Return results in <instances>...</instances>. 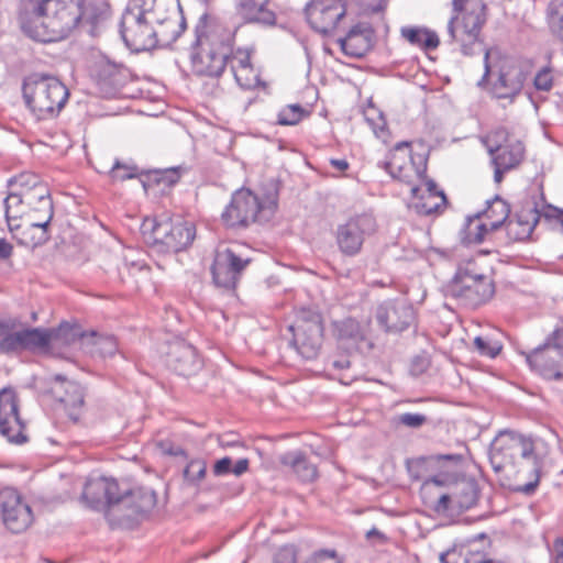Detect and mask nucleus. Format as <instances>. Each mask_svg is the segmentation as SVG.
I'll list each match as a JSON object with an SVG mask.
<instances>
[{
    "label": "nucleus",
    "instance_id": "nucleus-14",
    "mask_svg": "<svg viewBox=\"0 0 563 563\" xmlns=\"http://www.w3.org/2000/svg\"><path fill=\"white\" fill-rule=\"evenodd\" d=\"M148 241L161 252H179L186 249L195 239V227L190 222L170 219L153 220L150 222Z\"/></svg>",
    "mask_w": 563,
    "mask_h": 563
},
{
    "label": "nucleus",
    "instance_id": "nucleus-28",
    "mask_svg": "<svg viewBox=\"0 0 563 563\" xmlns=\"http://www.w3.org/2000/svg\"><path fill=\"white\" fill-rule=\"evenodd\" d=\"M373 41L372 26L366 22H360L353 25L344 37H340L338 43L346 56L362 57L371 49Z\"/></svg>",
    "mask_w": 563,
    "mask_h": 563
},
{
    "label": "nucleus",
    "instance_id": "nucleus-51",
    "mask_svg": "<svg viewBox=\"0 0 563 563\" xmlns=\"http://www.w3.org/2000/svg\"><path fill=\"white\" fill-rule=\"evenodd\" d=\"M93 344L96 351L103 357L114 355L118 350V343L112 335L97 336Z\"/></svg>",
    "mask_w": 563,
    "mask_h": 563
},
{
    "label": "nucleus",
    "instance_id": "nucleus-24",
    "mask_svg": "<svg viewBox=\"0 0 563 563\" xmlns=\"http://www.w3.org/2000/svg\"><path fill=\"white\" fill-rule=\"evenodd\" d=\"M152 13L155 14V20H152V22L155 31L154 37L157 38V46H169L186 29V20L178 4L172 3L170 8L166 10L164 19H161L159 4L152 9Z\"/></svg>",
    "mask_w": 563,
    "mask_h": 563
},
{
    "label": "nucleus",
    "instance_id": "nucleus-54",
    "mask_svg": "<svg viewBox=\"0 0 563 563\" xmlns=\"http://www.w3.org/2000/svg\"><path fill=\"white\" fill-rule=\"evenodd\" d=\"M398 421L409 428H419L427 421V417L422 413L406 412L398 417Z\"/></svg>",
    "mask_w": 563,
    "mask_h": 563
},
{
    "label": "nucleus",
    "instance_id": "nucleus-60",
    "mask_svg": "<svg viewBox=\"0 0 563 563\" xmlns=\"http://www.w3.org/2000/svg\"><path fill=\"white\" fill-rule=\"evenodd\" d=\"M553 563H563V539L556 538L553 541Z\"/></svg>",
    "mask_w": 563,
    "mask_h": 563
},
{
    "label": "nucleus",
    "instance_id": "nucleus-31",
    "mask_svg": "<svg viewBox=\"0 0 563 563\" xmlns=\"http://www.w3.org/2000/svg\"><path fill=\"white\" fill-rule=\"evenodd\" d=\"M542 217L543 208L539 210L536 203L527 202L517 213L516 219L508 222V232L516 240H526L530 238Z\"/></svg>",
    "mask_w": 563,
    "mask_h": 563
},
{
    "label": "nucleus",
    "instance_id": "nucleus-16",
    "mask_svg": "<svg viewBox=\"0 0 563 563\" xmlns=\"http://www.w3.org/2000/svg\"><path fill=\"white\" fill-rule=\"evenodd\" d=\"M0 517L4 527L12 533L24 532L34 521L29 501L13 487L0 490Z\"/></svg>",
    "mask_w": 563,
    "mask_h": 563
},
{
    "label": "nucleus",
    "instance_id": "nucleus-26",
    "mask_svg": "<svg viewBox=\"0 0 563 563\" xmlns=\"http://www.w3.org/2000/svg\"><path fill=\"white\" fill-rule=\"evenodd\" d=\"M420 181L423 183V187L418 186L417 183L410 186L412 194L411 207L422 216L438 213L446 203L444 192L437 188L433 180L426 179V176Z\"/></svg>",
    "mask_w": 563,
    "mask_h": 563
},
{
    "label": "nucleus",
    "instance_id": "nucleus-58",
    "mask_svg": "<svg viewBox=\"0 0 563 563\" xmlns=\"http://www.w3.org/2000/svg\"><path fill=\"white\" fill-rule=\"evenodd\" d=\"M543 218L545 220H553L558 222L563 230V209L553 206H545L543 207Z\"/></svg>",
    "mask_w": 563,
    "mask_h": 563
},
{
    "label": "nucleus",
    "instance_id": "nucleus-49",
    "mask_svg": "<svg viewBox=\"0 0 563 563\" xmlns=\"http://www.w3.org/2000/svg\"><path fill=\"white\" fill-rule=\"evenodd\" d=\"M22 336L21 331L9 332L7 331L2 339L0 340V352L1 353H12L20 350H23L22 346Z\"/></svg>",
    "mask_w": 563,
    "mask_h": 563
},
{
    "label": "nucleus",
    "instance_id": "nucleus-30",
    "mask_svg": "<svg viewBox=\"0 0 563 563\" xmlns=\"http://www.w3.org/2000/svg\"><path fill=\"white\" fill-rule=\"evenodd\" d=\"M57 385L53 387V394L64 404L68 410V416L73 420H78L80 408L84 405L82 387L73 380H66L62 376L55 377Z\"/></svg>",
    "mask_w": 563,
    "mask_h": 563
},
{
    "label": "nucleus",
    "instance_id": "nucleus-15",
    "mask_svg": "<svg viewBox=\"0 0 563 563\" xmlns=\"http://www.w3.org/2000/svg\"><path fill=\"white\" fill-rule=\"evenodd\" d=\"M156 493L147 487H122L118 500V512L111 526H130L139 517L148 514L156 506Z\"/></svg>",
    "mask_w": 563,
    "mask_h": 563
},
{
    "label": "nucleus",
    "instance_id": "nucleus-29",
    "mask_svg": "<svg viewBox=\"0 0 563 563\" xmlns=\"http://www.w3.org/2000/svg\"><path fill=\"white\" fill-rule=\"evenodd\" d=\"M332 328L333 335L340 346L346 349L349 352L360 350L361 344L366 340L365 328L353 318L334 321Z\"/></svg>",
    "mask_w": 563,
    "mask_h": 563
},
{
    "label": "nucleus",
    "instance_id": "nucleus-37",
    "mask_svg": "<svg viewBox=\"0 0 563 563\" xmlns=\"http://www.w3.org/2000/svg\"><path fill=\"white\" fill-rule=\"evenodd\" d=\"M5 219L10 231L20 229L19 220L25 217L27 206L21 189L11 191L3 201Z\"/></svg>",
    "mask_w": 563,
    "mask_h": 563
},
{
    "label": "nucleus",
    "instance_id": "nucleus-56",
    "mask_svg": "<svg viewBox=\"0 0 563 563\" xmlns=\"http://www.w3.org/2000/svg\"><path fill=\"white\" fill-rule=\"evenodd\" d=\"M474 345H475L476 350L478 351V353L482 355H485V356L495 357L499 352V347L490 345L482 336H476L474 339Z\"/></svg>",
    "mask_w": 563,
    "mask_h": 563
},
{
    "label": "nucleus",
    "instance_id": "nucleus-13",
    "mask_svg": "<svg viewBox=\"0 0 563 563\" xmlns=\"http://www.w3.org/2000/svg\"><path fill=\"white\" fill-rule=\"evenodd\" d=\"M431 460L439 466L449 465V470L442 472L445 476L446 487L450 489L454 506L459 511L472 508L478 498V490L475 482L466 478H459L457 466L462 462L461 454H438Z\"/></svg>",
    "mask_w": 563,
    "mask_h": 563
},
{
    "label": "nucleus",
    "instance_id": "nucleus-42",
    "mask_svg": "<svg viewBox=\"0 0 563 563\" xmlns=\"http://www.w3.org/2000/svg\"><path fill=\"white\" fill-rule=\"evenodd\" d=\"M547 23L553 36L563 42V0H551L547 8Z\"/></svg>",
    "mask_w": 563,
    "mask_h": 563
},
{
    "label": "nucleus",
    "instance_id": "nucleus-47",
    "mask_svg": "<svg viewBox=\"0 0 563 563\" xmlns=\"http://www.w3.org/2000/svg\"><path fill=\"white\" fill-rule=\"evenodd\" d=\"M232 74L238 85L243 89H253L260 85V76L253 66L240 68Z\"/></svg>",
    "mask_w": 563,
    "mask_h": 563
},
{
    "label": "nucleus",
    "instance_id": "nucleus-41",
    "mask_svg": "<svg viewBox=\"0 0 563 563\" xmlns=\"http://www.w3.org/2000/svg\"><path fill=\"white\" fill-rule=\"evenodd\" d=\"M510 213L509 206L500 198H495L484 212V218L488 220L490 231L497 230L508 219Z\"/></svg>",
    "mask_w": 563,
    "mask_h": 563
},
{
    "label": "nucleus",
    "instance_id": "nucleus-22",
    "mask_svg": "<svg viewBox=\"0 0 563 563\" xmlns=\"http://www.w3.org/2000/svg\"><path fill=\"white\" fill-rule=\"evenodd\" d=\"M308 23L319 33L332 32L346 14V0H311L306 5Z\"/></svg>",
    "mask_w": 563,
    "mask_h": 563
},
{
    "label": "nucleus",
    "instance_id": "nucleus-45",
    "mask_svg": "<svg viewBox=\"0 0 563 563\" xmlns=\"http://www.w3.org/2000/svg\"><path fill=\"white\" fill-rule=\"evenodd\" d=\"M555 70L551 65L540 67L533 77V87L539 92H549L554 85Z\"/></svg>",
    "mask_w": 563,
    "mask_h": 563
},
{
    "label": "nucleus",
    "instance_id": "nucleus-10",
    "mask_svg": "<svg viewBox=\"0 0 563 563\" xmlns=\"http://www.w3.org/2000/svg\"><path fill=\"white\" fill-rule=\"evenodd\" d=\"M526 361L531 369L549 380L563 378V323L558 324L544 343L529 353Z\"/></svg>",
    "mask_w": 563,
    "mask_h": 563
},
{
    "label": "nucleus",
    "instance_id": "nucleus-20",
    "mask_svg": "<svg viewBox=\"0 0 563 563\" xmlns=\"http://www.w3.org/2000/svg\"><path fill=\"white\" fill-rule=\"evenodd\" d=\"M25 429L15 390L11 387L0 389V434L12 444H23L27 442Z\"/></svg>",
    "mask_w": 563,
    "mask_h": 563
},
{
    "label": "nucleus",
    "instance_id": "nucleus-11",
    "mask_svg": "<svg viewBox=\"0 0 563 563\" xmlns=\"http://www.w3.org/2000/svg\"><path fill=\"white\" fill-rule=\"evenodd\" d=\"M152 20V10L144 11L140 7L126 8L121 16L120 34L125 45L135 52L155 48L157 38Z\"/></svg>",
    "mask_w": 563,
    "mask_h": 563
},
{
    "label": "nucleus",
    "instance_id": "nucleus-36",
    "mask_svg": "<svg viewBox=\"0 0 563 563\" xmlns=\"http://www.w3.org/2000/svg\"><path fill=\"white\" fill-rule=\"evenodd\" d=\"M401 36L411 45L422 49H435L439 46V36L434 31L420 26H402Z\"/></svg>",
    "mask_w": 563,
    "mask_h": 563
},
{
    "label": "nucleus",
    "instance_id": "nucleus-25",
    "mask_svg": "<svg viewBox=\"0 0 563 563\" xmlns=\"http://www.w3.org/2000/svg\"><path fill=\"white\" fill-rule=\"evenodd\" d=\"M420 493L423 503L438 515L459 511L454 506L452 494L446 487L445 476L442 473L427 478L422 483Z\"/></svg>",
    "mask_w": 563,
    "mask_h": 563
},
{
    "label": "nucleus",
    "instance_id": "nucleus-62",
    "mask_svg": "<svg viewBox=\"0 0 563 563\" xmlns=\"http://www.w3.org/2000/svg\"><path fill=\"white\" fill-rule=\"evenodd\" d=\"M356 1L360 4V7L362 8V10H364L366 12H377V11L382 10L383 2H384V0H379L377 5L372 7L369 4L376 2L375 0H356Z\"/></svg>",
    "mask_w": 563,
    "mask_h": 563
},
{
    "label": "nucleus",
    "instance_id": "nucleus-12",
    "mask_svg": "<svg viewBox=\"0 0 563 563\" xmlns=\"http://www.w3.org/2000/svg\"><path fill=\"white\" fill-rule=\"evenodd\" d=\"M486 146L495 167L494 180L500 183L504 174L516 168L523 159L525 146L518 140H509L504 128L492 131L486 136Z\"/></svg>",
    "mask_w": 563,
    "mask_h": 563
},
{
    "label": "nucleus",
    "instance_id": "nucleus-55",
    "mask_svg": "<svg viewBox=\"0 0 563 563\" xmlns=\"http://www.w3.org/2000/svg\"><path fill=\"white\" fill-rule=\"evenodd\" d=\"M275 563H297L296 549L291 545L280 548L275 555Z\"/></svg>",
    "mask_w": 563,
    "mask_h": 563
},
{
    "label": "nucleus",
    "instance_id": "nucleus-21",
    "mask_svg": "<svg viewBox=\"0 0 563 563\" xmlns=\"http://www.w3.org/2000/svg\"><path fill=\"white\" fill-rule=\"evenodd\" d=\"M388 174L409 186L422 180L426 176V162L420 157L419 166L416 165L409 151V143L399 142L390 151L388 159L384 163Z\"/></svg>",
    "mask_w": 563,
    "mask_h": 563
},
{
    "label": "nucleus",
    "instance_id": "nucleus-6",
    "mask_svg": "<svg viewBox=\"0 0 563 563\" xmlns=\"http://www.w3.org/2000/svg\"><path fill=\"white\" fill-rule=\"evenodd\" d=\"M488 77H494L490 91L498 99H512L522 89L525 75L518 63L507 56H500L497 51L485 49L484 74L478 80V87H485Z\"/></svg>",
    "mask_w": 563,
    "mask_h": 563
},
{
    "label": "nucleus",
    "instance_id": "nucleus-7",
    "mask_svg": "<svg viewBox=\"0 0 563 563\" xmlns=\"http://www.w3.org/2000/svg\"><path fill=\"white\" fill-rule=\"evenodd\" d=\"M453 10L456 14L448 23V33L460 44L464 55H472L474 47L479 45L481 30L486 21L485 4L481 0H466Z\"/></svg>",
    "mask_w": 563,
    "mask_h": 563
},
{
    "label": "nucleus",
    "instance_id": "nucleus-17",
    "mask_svg": "<svg viewBox=\"0 0 563 563\" xmlns=\"http://www.w3.org/2000/svg\"><path fill=\"white\" fill-rule=\"evenodd\" d=\"M376 231V221L371 214H358L339 224L335 230V242L339 251L345 256L361 253L365 240Z\"/></svg>",
    "mask_w": 563,
    "mask_h": 563
},
{
    "label": "nucleus",
    "instance_id": "nucleus-32",
    "mask_svg": "<svg viewBox=\"0 0 563 563\" xmlns=\"http://www.w3.org/2000/svg\"><path fill=\"white\" fill-rule=\"evenodd\" d=\"M323 328H319L316 323L310 331L292 332L294 339L291 344L299 355L305 360H313L318 356L322 342Z\"/></svg>",
    "mask_w": 563,
    "mask_h": 563
},
{
    "label": "nucleus",
    "instance_id": "nucleus-53",
    "mask_svg": "<svg viewBox=\"0 0 563 563\" xmlns=\"http://www.w3.org/2000/svg\"><path fill=\"white\" fill-rule=\"evenodd\" d=\"M228 63L230 64L232 73L239 70L240 68L252 66L250 54L244 51H238L231 57L229 56Z\"/></svg>",
    "mask_w": 563,
    "mask_h": 563
},
{
    "label": "nucleus",
    "instance_id": "nucleus-50",
    "mask_svg": "<svg viewBox=\"0 0 563 563\" xmlns=\"http://www.w3.org/2000/svg\"><path fill=\"white\" fill-rule=\"evenodd\" d=\"M456 563H504L487 558V555L479 550L463 549L459 553Z\"/></svg>",
    "mask_w": 563,
    "mask_h": 563
},
{
    "label": "nucleus",
    "instance_id": "nucleus-39",
    "mask_svg": "<svg viewBox=\"0 0 563 563\" xmlns=\"http://www.w3.org/2000/svg\"><path fill=\"white\" fill-rule=\"evenodd\" d=\"M490 231L487 222H483L479 214L468 218L460 233V240L464 245L481 244Z\"/></svg>",
    "mask_w": 563,
    "mask_h": 563
},
{
    "label": "nucleus",
    "instance_id": "nucleus-61",
    "mask_svg": "<svg viewBox=\"0 0 563 563\" xmlns=\"http://www.w3.org/2000/svg\"><path fill=\"white\" fill-rule=\"evenodd\" d=\"M249 464H250V462L247 459H240L236 461V463L234 465L232 464L231 473L234 474L235 476H241L245 472H247Z\"/></svg>",
    "mask_w": 563,
    "mask_h": 563
},
{
    "label": "nucleus",
    "instance_id": "nucleus-4",
    "mask_svg": "<svg viewBox=\"0 0 563 563\" xmlns=\"http://www.w3.org/2000/svg\"><path fill=\"white\" fill-rule=\"evenodd\" d=\"M13 184L20 187L26 206L38 205V209H34V212L40 211L42 214L40 219H35L32 213L27 216V228L23 234L30 236L20 239V243L31 247L43 245L49 240L48 225L54 216L49 191L35 175L22 174L14 179Z\"/></svg>",
    "mask_w": 563,
    "mask_h": 563
},
{
    "label": "nucleus",
    "instance_id": "nucleus-52",
    "mask_svg": "<svg viewBox=\"0 0 563 563\" xmlns=\"http://www.w3.org/2000/svg\"><path fill=\"white\" fill-rule=\"evenodd\" d=\"M137 176V168L133 165L121 164L115 162L111 168V177L114 180H126Z\"/></svg>",
    "mask_w": 563,
    "mask_h": 563
},
{
    "label": "nucleus",
    "instance_id": "nucleus-64",
    "mask_svg": "<svg viewBox=\"0 0 563 563\" xmlns=\"http://www.w3.org/2000/svg\"><path fill=\"white\" fill-rule=\"evenodd\" d=\"M329 163L338 172H344L349 168V162L344 158H331Z\"/></svg>",
    "mask_w": 563,
    "mask_h": 563
},
{
    "label": "nucleus",
    "instance_id": "nucleus-38",
    "mask_svg": "<svg viewBox=\"0 0 563 563\" xmlns=\"http://www.w3.org/2000/svg\"><path fill=\"white\" fill-rule=\"evenodd\" d=\"M282 463L290 466L294 473L302 482H312L318 476L316 465L310 463L300 452H289L285 454L282 459Z\"/></svg>",
    "mask_w": 563,
    "mask_h": 563
},
{
    "label": "nucleus",
    "instance_id": "nucleus-46",
    "mask_svg": "<svg viewBox=\"0 0 563 563\" xmlns=\"http://www.w3.org/2000/svg\"><path fill=\"white\" fill-rule=\"evenodd\" d=\"M307 114L299 104H288L280 109L277 115V123L280 125H296Z\"/></svg>",
    "mask_w": 563,
    "mask_h": 563
},
{
    "label": "nucleus",
    "instance_id": "nucleus-8",
    "mask_svg": "<svg viewBox=\"0 0 563 563\" xmlns=\"http://www.w3.org/2000/svg\"><path fill=\"white\" fill-rule=\"evenodd\" d=\"M494 292L493 280L487 275L476 272L473 262L460 266L448 285V294L457 299L461 305L471 308L485 303Z\"/></svg>",
    "mask_w": 563,
    "mask_h": 563
},
{
    "label": "nucleus",
    "instance_id": "nucleus-2",
    "mask_svg": "<svg viewBox=\"0 0 563 563\" xmlns=\"http://www.w3.org/2000/svg\"><path fill=\"white\" fill-rule=\"evenodd\" d=\"M81 0H27L30 13L21 18L23 32L42 43L65 38L80 22Z\"/></svg>",
    "mask_w": 563,
    "mask_h": 563
},
{
    "label": "nucleus",
    "instance_id": "nucleus-5",
    "mask_svg": "<svg viewBox=\"0 0 563 563\" xmlns=\"http://www.w3.org/2000/svg\"><path fill=\"white\" fill-rule=\"evenodd\" d=\"M69 91L56 77L46 74H32L23 82V98L37 120L56 118L66 102Z\"/></svg>",
    "mask_w": 563,
    "mask_h": 563
},
{
    "label": "nucleus",
    "instance_id": "nucleus-44",
    "mask_svg": "<svg viewBox=\"0 0 563 563\" xmlns=\"http://www.w3.org/2000/svg\"><path fill=\"white\" fill-rule=\"evenodd\" d=\"M316 323L319 328H323L322 318L319 312L311 309H300L297 313L296 323L289 325V331H310Z\"/></svg>",
    "mask_w": 563,
    "mask_h": 563
},
{
    "label": "nucleus",
    "instance_id": "nucleus-57",
    "mask_svg": "<svg viewBox=\"0 0 563 563\" xmlns=\"http://www.w3.org/2000/svg\"><path fill=\"white\" fill-rule=\"evenodd\" d=\"M232 471V459L229 456H224L218 460L212 468V472L216 476H224L230 474Z\"/></svg>",
    "mask_w": 563,
    "mask_h": 563
},
{
    "label": "nucleus",
    "instance_id": "nucleus-18",
    "mask_svg": "<svg viewBox=\"0 0 563 563\" xmlns=\"http://www.w3.org/2000/svg\"><path fill=\"white\" fill-rule=\"evenodd\" d=\"M122 486L114 479L108 477L89 478L82 490V499L86 504L97 510H103L109 523H112L118 512V500Z\"/></svg>",
    "mask_w": 563,
    "mask_h": 563
},
{
    "label": "nucleus",
    "instance_id": "nucleus-48",
    "mask_svg": "<svg viewBox=\"0 0 563 563\" xmlns=\"http://www.w3.org/2000/svg\"><path fill=\"white\" fill-rule=\"evenodd\" d=\"M207 464L203 460L190 461L184 470V477L191 484L199 483L206 476Z\"/></svg>",
    "mask_w": 563,
    "mask_h": 563
},
{
    "label": "nucleus",
    "instance_id": "nucleus-59",
    "mask_svg": "<svg viewBox=\"0 0 563 563\" xmlns=\"http://www.w3.org/2000/svg\"><path fill=\"white\" fill-rule=\"evenodd\" d=\"M308 563H341L333 551H320Z\"/></svg>",
    "mask_w": 563,
    "mask_h": 563
},
{
    "label": "nucleus",
    "instance_id": "nucleus-9",
    "mask_svg": "<svg viewBox=\"0 0 563 563\" xmlns=\"http://www.w3.org/2000/svg\"><path fill=\"white\" fill-rule=\"evenodd\" d=\"M274 201L263 202L249 189L236 190L231 202L221 213L222 222L228 228L247 227L253 222H266L274 214Z\"/></svg>",
    "mask_w": 563,
    "mask_h": 563
},
{
    "label": "nucleus",
    "instance_id": "nucleus-34",
    "mask_svg": "<svg viewBox=\"0 0 563 563\" xmlns=\"http://www.w3.org/2000/svg\"><path fill=\"white\" fill-rule=\"evenodd\" d=\"M66 330H69V328L63 325L58 330H43L40 328L22 330L23 350L46 347L52 339L60 336Z\"/></svg>",
    "mask_w": 563,
    "mask_h": 563
},
{
    "label": "nucleus",
    "instance_id": "nucleus-63",
    "mask_svg": "<svg viewBox=\"0 0 563 563\" xmlns=\"http://www.w3.org/2000/svg\"><path fill=\"white\" fill-rule=\"evenodd\" d=\"M13 254V246L5 239L0 238V260H8Z\"/></svg>",
    "mask_w": 563,
    "mask_h": 563
},
{
    "label": "nucleus",
    "instance_id": "nucleus-19",
    "mask_svg": "<svg viewBox=\"0 0 563 563\" xmlns=\"http://www.w3.org/2000/svg\"><path fill=\"white\" fill-rule=\"evenodd\" d=\"M251 260L242 256L235 247L219 249L211 267L213 283L217 287L233 290Z\"/></svg>",
    "mask_w": 563,
    "mask_h": 563
},
{
    "label": "nucleus",
    "instance_id": "nucleus-35",
    "mask_svg": "<svg viewBox=\"0 0 563 563\" xmlns=\"http://www.w3.org/2000/svg\"><path fill=\"white\" fill-rule=\"evenodd\" d=\"M169 358L180 374H187L197 366L196 350L185 342H178L172 346Z\"/></svg>",
    "mask_w": 563,
    "mask_h": 563
},
{
    "label": "nucleus",
    "instance_id": "nucleus-27",
    "mask_svg": "<svg viewBox=\"0 0 563 563\" xmlns=\"http://www.w3.org/2000/svg\"><path fill=\"white\" fill-rule=\"evenodd\" d=\"M236 14L245 22L272 26L277 15L273 0H234Z\"/></svg>",
    "mask_w": 563,
    "mask_h": 563
},
{
    "label": "nucleus",
    "instance_id": "nucleus-3",
    "mask_svg": "<svg viewBox=\"0 0 563 563\" xmlns=\"http://www.w3.org/2000/svg\"><path fill=\"white\" fill-rule=\"evenodd\" d=\"M233 33L208 14H202L195 27L190 46L192 70L199 76L218 77L228 64Z\"/></svg>",
    "mask_w": 563,
    "mask_h": 563
},
{
    "label": "nucleus",
    "instance_id": "nucleus-1",
    "mask_svg": "<svg viewBox=\"0 0 563 563\" xmlns=\"http://www.w3.org/2000/svg\"><path fill=\"white\" fill-rule=\"evenodd\" d=\"M489 461L496 473H505L519 483L515 490L531 495L540 481L542 461L536 453L531 437L504 430L500 431L490 444Z\"/></svg>",
    "mask_w": 563,
    "mask_h": 563
},
{
    "label": "nucleus",
    "instance_id": "nucleus-33",
    "mask_svg": "<svg viewBox=\"0 0 563 563\" xmlns=\"http://www.w3.org/2000/svg\"><path fill=\"white\" fill-rule=\"evenodd\" d=\"M92 77L101 87H115L123 81V67L108 59H100L92 69Z\"/></svg>",
    "mask_w": 563,
    "mask_h": 563
},
{
    "label": "nucleus",
    "instance_id": "nucleus-23",
    "mask_svg": "<svg viewBox=\"0 0 563 563\" xmlns=\"http://www.w3.org/2000/svg\"><path fill=\"white\" fill-rule=\"evenodd\" d=\"M376 319L386 331L401 332L415 321V311L407 300H387L377 307Z\"/></svg>",
    "mask_w": 563,
    "mask_h": 563
},
{
    "label": "nucleus",
    "instance_id": "nucleus-43",
    "mask_svg": "<svg viewBox=\"0 0 563 563\" xmlns=\"http://www.w3.org/2000/svg\"><path fill=\"white\" fill-rule=\"evenodd\" d=\"M364 119L373 130L374 134L383 141H386L388 136L387 123L383 112L375 106L371 104L364 109Z\"/></svg>",
    "mask_w": 563,
    "mask_h": 563
},
{
    "label": "nucleus",
    "instance_id": "nucleus-40",
    "mask_svg": "<svg viewBox=\"0 0 563 563\" xmlns=\"http://www.w3.org/2000/svg\"><path fill=\"white\" fill-rule=\"evenodd\" d=\"M80 11L81 21L96 26L108 18L110 5L106 0H81Z\"/></svg>",
    "mask_w": 563,
    "mask_h": 563
}]
</instances>
